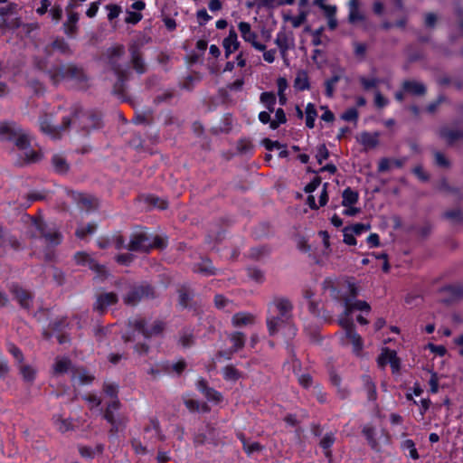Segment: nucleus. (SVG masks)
I'll return each mask as SVG.
<instances>
[{"label":"nucleus","instance_id":"cd10ccee","mask_svg":"<svg viewBox=\"0 0 463 463\" xmlns=\"http://www.w3.org/2000/svg\"><path fill=\"white\" fill-rule=\"evenodd\" d=\"M294 88L298 91L308 90L310 89L309 77L305 70L298 71L294 80Z\"/></svg>","mask_w":463,"mask_h":463},{"label":"nucleus","instance_id":"774afa93","mask_svg":"<svg viewBox=\"0 0 463 463\" xmlns=\"http://www.w3.org/2000/svg\"><path fill=\"white\" fill-rule=\"evenodd\" d=\"M389 104V100L380 91L374 94V105L377 109H383Z\"/></svg>","mask_w":463,"mask_h":463},{"label":"nucleus","instance_id":"aec40b11","mask_svg":"<svg viewBox=\"0 0 463 463\" xmlns=\"http://www.w3.org/2000/svg\"><path fill=\"white\" fill-rule=\"evenodd\" d=\"M222 45L225 52V57L229 56L240 47V42L238 41L237 33L233 28L229 31L227 37L223 39Z\"/></svg>","mask_w":463,"mask_h":463},{"label":"nucleus","instance_id":"ddd939ff","mask_svg":"<svg viewBox=\"0 0 463 463\" xmlns=\"http://www.w3.org/2000/svg\"><path fill=\"white\" fill-rule=\"evenodd\" d=\"M238 28L241 32V37L247 43H250L251 46L258 51H265L266 45L257 41L258 34L251 31L250 24L247 22H240Z\"/></svg>","mask_w":463,"mask_h":463},{"label":"nucleus","instance_id":"c9c22d12","mask_svg":"<svg viewBox=\"0 0 463 463\" xmlns=\"http://www.w3.org/2000/svg\"><path fill=\"white\" fill-rule=\"evenodd\" d=\"M358 193L347 187L343 192L342 204L345 207L355 204L358 201Z\"/></svg>","mask_w":463,"mask_h":463},{"label":"nucleus","instance_id":"8fccbe9b","mask_svg":"<svg viewBox=\"0 0 463 463\" xmlns=\"http://www.w3.org/2000/svg\"><path fill=\"white\" fill-rule=\"evenodd\" d=\"M126 13L127 16L125 18V23L128 24L135 25L138 24L143 18V14L139 12L127 10Z\"/></svg>","mask_w":463,"mask_h":463},{"label":"nucleus","instance_id":"3c124183","mask_svg":"<svg viewBox=\"0 0 463 463\" xmlns=\"http://www.w3.org/2000/svg\"><path fill=\"white\" fill-rule=\"evenodd\" d=\"M103 391L107 396L110 398V401L118 400V385L111 383H105L103 386Z\"/></svg>","mask_w":463,"mask_h":463},{"label":"nucleus","instance_id":"2f4dec72","mask_svg":"<svg viewBox=\"0 0 463 463\" xmlns=\"http://www.w3.org/2000/svg\"><path fill=\"white\" fill-rule=\"evenodd\" d=\"M193 270L204 276H211L214 274V268L209 260H203L201 262L194 264Z\"/></svg>","mask_w":463,"mask_h":463},{"label":"nucleus","instance_id":"bb28decb","mask_svg":"<svg viewBox=\"0 0 463 463\" xmlns=\"http://www.w3.org/2000/svg\"><path fill=\"white\" fill-rule=\"evenodd\" d=\"M288 320L286 318H282L281 316H269L267 318V326L270 335H274L278 333L279 328H281L285 324H287Z\"/></svg>","mask_w":463,"mask_h":463},{"label":"nucleus","instance_id":"6ab92c4d","mask_svg":"<svg viewBox=\"0 0 463 463\" xmlns=\"http://www.w3.org/2000/svg\"><path fill=\"white\" fill-rule=\"evenodd\" d=\"M118 302V296L113 292L99 294L94 305V309L103 313L107 308Z\"/></svg>","mask_w":463,"mask_h":463},{"label":"nucleus","instance_id":"7ed1b4c3","mask_svg":"<svg viewBox=\"0 0 463 463\" xmlns=\"http://www.w3.org/2000/svg\"><path fill=\"white\" fill-rule=\"evenodd\" d=\"M0 142H12L14 145H31L33 137L14 121L0 122Z\"/></svg>","mask_w":463,"mask_h":463},{"label":"nucleus","instance_id":"72a5a7b5","mask_svg":"<svg viewBox=\"0 0 463 463\" xmlns=\"http://www.w3.org/2000/svg\"><path fill=\"white\" fill-rule=\"evenodd\" d=\"M71 368V363L68 358H57L53 365L55 374H62L68 373Z\"/></svg>","mask_w":463,"mask_h":463},{"label":"nucleus","instance_id":"c03bdc74","mask_svg":"<svg viewBox=\"0 0 463 463\" xmlns=\"http://www.w3.org/2000/svg\"><path fill=\"white\" fill-rule=\"evenodd\" d=\"M444 217L452 223H460L463 222V213L458 209L445 212Z\"/></svg>","mask_w":463,"mask_h":463},{"label":"nucleus","instance_id":"473e14b6","mask_svg":"<svg viewBox=\"0 0 463 463\" xmlns=\"http://www.w3.org/2000/svg\"><path fill=\"white\" fill-rule=\"evenodd\" d=\"M52 47L61 54L71 55L72 53L69 43L61 37L55 38L52 43Z\"/></svg>","mask_w":463,"mask_h":463},{"label":"nucleus","instance_id":"f8f14e48","mask_svg":"<svg viewBox=\"0 0 463 463\" xmlns=\"http://www.w3.org/2000/svg\"><path fill=\"white\" fill-rule=\"evenodd\" d=\"M14 154L19 157V164H29L38 162L43 155L35 150L33 146H15Z\"/></svg>","mask_w":463,"mask_h":463},{"label":"nucleus","instance_id":"f03ea898","mask_svg":"<svg viewBox=\"0 0 463 463\" xmlns=\"http://www.w3.org/2000/svg\"><path fill=\"white\" fill-rule=\"evenodd\" d=\"M46 74L54 85L64 80H74L79 83L85 82L88 80L83 69L73 63L52 66L46 71Z\"/></svg>","mask_w":463,"mask_h":463},{"label":"nucleus","instance_id":"de8ad7c7","mask_svg":"<svg viewBox=\"0 0 463 463\" xmlns=\"http://www.w3.org/2000/svg\"><path fill=\"white\" fill-rule=\"evenodd\" d=\"M125 53V47L122 44L110 47L107 50L108 59H118Z\"/></svg>","mask_w":463,"mask_h":463},{"label":"nucleus","instance_id":"58836bf2","mask_svg":"<svg viewBox=\"0 0 463 463\" xmlns=\"http://www.w3.org/2000/svg\"><path fill=\"white\" fill-rule=\"evenodd\" d=\"M274 43L279 49H282L283 51L290 49L289 39L285 31H279L277 33Z\"/></svg>","mask_w":463,"mask_h":463},{"label":"nucleus","instance_id":"1a4fd4ad","mask_svg":"<svg viewBox=\"0 0 463 463\" xmlns=\"http://www.w3.org/2000/svg\"><path fill=\"white\" fill-rule=\"evenodd\" d=\"M338 322L345 329V337L353 345L354 351L359 353L363 349V340L356 333L353 320L350 317H340Z\"/></svg>","mask_w":463,"mask_h":463},{"label":"nucleus","instance_id":"f3484780","mask_svg":"<svg viewBox=\"0 0 463 463\" xmlns=\"http://www.w3.org/2000/svg\"><path fill=\"white\" fill-rule=\"evenodd\" d=\"M70 195L78 203V204L81 207L82 210L89 212L93 209H96L99 205L98 200L91 195L77 192H71Z\"/></svg>","mask_w":463,"mask_h":463},{"label":"nucleus","instance_id":"a18cd8bd","mask_svg":"<svg viewBox=\"0 0 463 463\" xmlns=\"http://www.w3.org/2000/svg\"><path fill=\"white\" fill-rule=\"evenodd\" d=\"M184 404H185L186 408L191 411H198L200 410H202L203 411H209V407L207 404H205V403L201 404L198 401H195L193 399L185 400Z\"/></svg>","mask_w":463,"mask_h":463},{"label":"nucleus","instance_id":"c756f323","mask_svg":"<svg viewBox=\"0 0 463 463\" xmlns=\"http://www.w3.org/2000/svg\"><path fill=\"white\" fill-rule=\"evenodd\" d=\"M160 367L165 373H171L175 372L177 375H180L186 367V363L184 360H180L177 363L170 364L169 362L160 363Z\"/></svg>","mask_w":463,"mask_h":463},{"label":"nucleus","instance_id":"6e6552de","mask_svg":"<svg viewBox=\"0 0 463 463\" xmlns=\"http://www.w3.org/2000/svg\"><path fill=\"white\" fill-rule=\"evenodd\" d=\"M74 260L76 264L87 267L93 270L100 279H103L107 277L106 268L99 264L97 260L88 253L84 251H79L75 253Z\"/></svg>","mask_w":463,"mask_h":463},{"label":"nucleus","instance_id":"37998d69","mask_svg":"<svg viewBox=\"0 0 463 463\" xmlns=\"http://www.w3.org/2000/svg\"><path fill=\"white\" fill-rule=\"evenodd\" d=\"M359 82L361 83L364 90L368 91L375 89L380 83V80L378 78H366L364 76H360Z\"/></svg>","mask_w":463,"mask_h":463},{"label":"nucleus","instance_id":"7c9ffc66","mask_svg":"<svg viewBox=\"0 0 463 463\" xmlns=\"http://www.w3.org/2000/svg\"><path fill=\"white\" fill-rule=\"evenodd\" d=\"M229 339L232 343V351L238 352L242 349L245 345L246 336L241 332H233L229 335Z\"/></svg>","mask_w":463,"mask_h":463},{"label":"nucleus","instance_id":"bf43d9fd","mask_svg":"<svg viewBox=\"0 0 463 463\" xmlns=\"http://www.w3.org/2000/svg\"><path fill=\"white\" fill-rule=\"evenodd\" d=\"M364 382L368 392V398L369 400H375L376 399V389L373 383L371 381L369 376L364 377Z\"/></svg>","mask_w":463,"mask_h":463},{"label":"nucleus","instance_id":"e2e57ef3","mask_svg":"<svg viewBox=\"0 0 463 463\" xmlns=\"http://www.w3.org/2000/svg\"><path fill=\"white\" fill-rule=\"evenodd\" d=\"M402 447L404 449H408L409 450V453H410V456L413 458V459H417L419 458V454L417 452V449L415 448V444L413 442V440L411 439H406L402 442Z\"/></svg>","mask_w":463,"mask_h":463},{"label":"nucleus","instance_id":"6e6d98bb","mask_svg":"<svg viewBox=\"0 0 463 463\" xmlns=\"http://www.w3.org/2000/svg\"><path fill=\"white\" fill-rule=\"evenodd\" d=\"M96 230V225L94 223H88L82 227H80L76 231V236L78 238L83 239L88 234H92Z\"/></svg>","mask_w":463,"mask_h":463},{"label":"nucleus","instance_id":"f257e3e1","mask_svg":"<svg viewBox=\"0 0 463 463\" xmlns=\"http://www.w3.org/2000/svg\"><path fill=\"white\" fill-rule=\"evenodd\" d=\"M104 126L102 114L97 109L83 110L75 106L68 116H64L60 125H53L50 117L44 115L40 118V129L52 140L60 139L72 127L82 136H88L92 130H99Z\"/></svg>","mask_w":463,"mask_h":463},{"label":"nucleus","instance_id":"a211bd4d","mask_svg":"<svg viewBox=\"0 0 463 463\" xmlns=\"http://www.w3.org/2000/svg\"><path fill=\"white\" fill-rule=\"evenodd\" d=\"M402 89L406 94L412 96H424L427 93V87L424 83L414 80H405L402 83Z\"/></svg>","mask_w":463,"mask_h":463},{"label":"nucleus","instance_id":"9b49d317","mask_svg":"<svg viewBox=\"0 0 463 463\" xmlns=\"http://www.w3.org/2000/svg\"><path fill=\"white\" fill-rule=\"evenodd\" d=\"M34 226L39 232V236L43 238L46 243L57 246L61 242V234L54 228H48L42 222H35Z\"/></svg>","mask_w":463,"mask_h":463},{"label":"nucleus","instance_id":"09e8293b","mask_svg":"<svg viewBox=\"0 0 463 463\" xmlns=\"http://www.w3.org/2000/svg\"><path fill=\"white\" fill-rule=\"evenodd\" d=\"M239 439L241 440V442L243 444V449L248 454H250V453H253L255 451H259L261 449V446L259 442H252V443L249 444L242 434H239Z\"/></svg>","mask_w":463,"mask_h":463},{"label":"nucleus","instance_id":"c85d7f7f","mask_svg":"<svg viewBox=\"0 0 463 463\" xmlns=\"http://www.w3.org/2000/svg\"><path fill=\"white\" fill-rule=\"evenodd\" d=\"M53 168L55 172L61 175H65L70 170V164L67 158L63 155H54L52 159Z\"/></svg>","mask_w":463,"mask_h":463},{"label":"nucleus","instance_id":"9d476101","mask_svg":"<svg viewBox=\"0 0 463 463\" xmlns=\"http://www.w3.org/2000/svg\"><path fill=\"white\" fill-rule=\"evenodd\" d=\"M153 296V289L149 286L140 285L131 288L123 300L128 306H136L141 299Z\"/></svg>","mask_w":463,"mask_h":463},{"label":"nucleus","instance_id":"4d7b16f0","mask_svg":"<svg viewBox=\"0 0 463 463\" xmlns=\"http://www.w3.org/2000/svg\"><path fill=\"white\" fill-rule=\"evenodd\" d=\"M73 378L78 379L79 383L81 384L90 383L94 379L92 375L87 373L83 370H77L73 374Z\"/></svg>","mask_w":463,"mask_h":463},{"label":"nucleus","instance_id":"49530a36","mask_svg":"<svg viewBox=\"0 0 463 463\" xmlns=\"http://www.w3.org/2000/svg\"><path fill=\"white\" fill-rule=\"evenodd\" d=\"M223 377L227 381H237L241 373L234 366L227 365L223 368Z\"/></svg>","mask_w":463,"mask_h":463},{"label":"nucleus","instance_id":"a878e982","mask_svg":"<svg viewBox=\"0 0 463 463\" xmlns=\"http://www.w3.org/2000/svg\"><path fill=\"white\" fill-rule=\"evenodd\" d=\"M365 19L364 15L360 12V2L359 0L349 1V14L348 21L350 24H355L363 22Z\"/></svg>","mask_w":463,"mask_h":463},{"label":"nucleus","instance_id":"680f3d73","mask_svg":"<svg viewBox=\"0 0 463 463\" xmlns=\"http://www.w3.org/2000/svg\"><path fill=\"white\" fill-rule=\"evenodd\" d=\"M434 161L435 164L443 168H449L450 166L449 160L440 152H436L434 154Z\"/></svg>","mask_w":463,"mask_h":463},{"label":"nucleus","instance_id":"5701e85b","mask_svg":"<svg viewBox=\"0 0 463 463\" xmlns=\"http://www.w3.org/2000/svg\"><path fill=\"white\" fill-rule=\"evenodd\" d=\"M79 22V14L75 12H71L68 14V19L63 24V31L64 33L69 38H75V35L78 32V24Z\"/></svg>","mask_w":463,"mask_h":463},{"label":"nucleus","instance_id":"864d4df0","mask_svg":"<svg viewBox=\"0 0 463 463\" xmlns=\"http://www.w3.org/2000/svg\"><path fill=\"white\" fill-rule=\"evenodd\" d=\"M363 433L365 436L368 443L373 449H376L378 446V443L375 439V432L374 430L371 427H364L363 429Z\"/></svg>","mask_w":463,"mask_h":463},{"label":"nucleus","instance_id":"2eb2a0df","mask_svg":"<svg viewBox=\"0 0 463 463\" xmlns=\"http://www.w3.org/2000/svg\"><path fill=\"white\" fill-rule=\"evenodd\" d=\"M440 293L443 295L442 300L449 303L463 298V284L454 283L445 286L440 289Z\"/></svg>","mask_w":463,"mask_h":463},{"label":"nucleus","instance_id":"39448f33","mask_svg":"<svg viewBox=\"0 0 463 463\" xmlns=\"http://www.w3.org/2000/svg\"><path fill=\"white\" fill-rule=\"evenodd\" d=\"M164 245L162 239L156 236L152 241L146 232L141 231L132 234L130 242L127 246V249L131 251H148L151 248H161Z\"/></svg>","mask_w":463,"mask_h":463},{"label":"nucleus","instance_id":"4be33fe9","mask_svg":"<svg viewBox=\"0 0 463 463\" xmlns=\"http://www.w3.org/2000/svg\"><path fill=\"white\" fill-rule=\"evenodd\" d=\"M11 293L18 300L19 304L24 308H29L32 302V296L29 292L25 291L18 285L13 284L10 287Z\"/></svg>","mask_w":463,"mask_h":463},{"label":"nucleus","instance_id":"20e7f679","mask_svg":"<svg viewBox=\"0 0 463 463\" xmlns=\"http://www.w3.org/2000/svg\"><path fill=\"white\" fill-rule=\"evenodd\" d=\"M129 331L124 335L125 342H133L137 340L136 335L142 334L145 338H150L153 335L161 334L165 328V325L161 321H155L150 327H146L145 320L142 318H135L128 322Z\"/></svg>","mask_w":463,"mask_h":463},{"label":"nucleus","instance_id":"0eeeda50","mask_svg":"<svg viewBox=\"0 0 463 463\" xmlns=\"http://www.w3.org/2000/svg\"><path fill=\"white\" fill-rule=\"evenodd\" d=\"M120 407V402L118 400L111 401L108 402L106 411L104 412V419L110 424L109 432L112 434H116L117 432L122 430L127 423V418L115 414Z\"/></svg>","mask_w":463,"mask_h":463},{"label":"nucleus","instance_id":"f704fd0d","mask_svg":"<svg viewBox=\"0 0 463 463\" xmlns=\"http://www.w3.org/2000/svg\"><path fill=\"white\" fill-rule=\"evenodd\" d=\"M306 114V126L308 128H313L315 127V120L317 117V112L316 107L313 103H307L305 110Z\"/></svg>","mask_w":463,"mask_h":463},{"label":"nucleus","instance_id":"a19ab883","mask_svg":"<svg viewBox=\"0 0 463 463\" xmlns=\"http://www.w3.org/2000/svg\"><path fill=\"white\" fill-rule=\"evenodd\" d=\"M340 75H333L331 78L325 81V94L327 98H332L335 92V86L340 80Z\"/></svg>","mask_w":463,"mask_h":463},{"label":"nucleus","instance_id":"603ef678","mask_svg":"<svg viewBox=\"0 0 463 463\" xmlns=\"http://www.w3.org/2000/svg\"><path fill=\"white\" fill-rule=\"evenodd\" d=\"M145 202L152 205L154 207H157L159 209H165L167 207V203L165 200H162L158 197H156L154 195H147L145 197Z\"/></svg>","mask_w":463,"mask_h":463},{"label":"nucleus","instance_id":"ea45409f","mask_svg":"<svg viewBox=\"0 0 463 463\" xmlns=\"http://www.w3.org/2000/svg\"><path fill=\"white\" fill-rule=\"evenodd\" d=\"M335 436L333 433H326L320 440L319 445L325 450L326 457L331 456L330 448L335 442Z\"/></svg>","mask_w":463,"mask_h":463},{"label":"nucleus","instance_id":"338daca9","mask_svg":"<svg viewBox=\"0 0 463 463\" xmlns=\"http://www.w3.org/2000/svg\"><path fill=\"white\" fill-rule=\"evenodd\" d=\"M354 53L357 58L364 59L366 53L367 47L363 43L354 42Z\"/></svg>","mask_w":463,"mask_h":463},{"label":"nucleus","instance_id":"423d86ee","mask_svg":"<svg viewBox=\"0 0 463 463\" xmlns=\"http://www.w3.org/2000/svg\"><path fill=\"white\" fill-rule=\"evenodd\" d=\"M349 295L343 298L345 310L341 317H349L354 310L369 312L370 305L363 300H355L358 289L354 283H348Z\"/></svg>","mask_w":463,"mask_h":463},{"label":"nucleus","instance_id":"393cba45","mask_svg":"<svg viewBox=\"0 0 463 463\" xmlns=\"http://www.w3.org/2000/svg\"><path fill=\"white\" fill-rule=\"evenodd\" d=\"M255 317L250 313L239 312L232 316V324L234 327H241L254 324Z\"/></svg>","mask_w":463,"mask_h":463},{"label":"nucleus","instance_id":"13d9d810","mask_svg":"<svg viewBox=\"0 0 463 463\" xmlns=\"http://www.w3.org/2000/svg\"><path fill=\"white\" fill-rule=\"evenodd\" d=\"M8 352L14 356L16 362L22 364L24 362V355L22 351L14 344H8L7 345Z\"/></svg>","mask_w":463,"mask_h":463},{"label":"nucleus","instance_id":"0e129e2a","mask_svg":"<svg viewBox=\"0 0 463 463\" xmlns=\"http://www.w3.org/2000/svg\"><path fill=\"white\" fill-rule=\"evenodd\" d=\"M370 229V224L356 223L351 227L345 228V231H351L354 234L359 235L364 232L369 231Z\"/></svg>","mask_w":463,"mask_h":463},{"label":"nucleus","instance_id":"412c9836","mask_svg":"<svg viewBox=\"0 0 463 463\" xmlns=\"http://www.w3.org/2000/svg\"><path fill=\"white\" fill-rule=\"evenodd\" d=\"M439 134L449 144L463 140V129L451 128L445 126L439 128Z\"/></svg>","mask_w":463,"mask_h":463},{"label":"nucleus","instance_id":"4c0bfd02","mask_svg":"<svg viewBox=\"0 0 463 463\" xmlns=\"http://www.w3.org/2000/svg\"><path fill=\"white\" fill-rule=\"evenodd\" d=\"M20 373L23 379L26 382H33L35 378L36 371L28 364H18Z\"/></svg>","mask_w":463,"mask_h":463},{"label":"nucleus","instance_id":"b1692460","mask_svg":"<svg viewBox=\"0 0 463 463\" xmlns=\"http://www.w3.org/2000/svg\"><path fill=\"white\" fill-rule=\"evenodd\" d=\"M273 304L278 313L277 315L281 316L282 318L284 317L287 320H289L293 307L290 301L287 298H278L274 300Z\"/></svg>","mask_w":463,"mask_h":463},{"label":"nucleus","instance_id":"4468645a","mask_svg":"<svg viewBox=\"0 0 463 463\" xmlns=\"http://www.w3.org/2000/svg\"><path fill=\"white\" fill-rule=\"evenodd\" d=\"M377 362L380 367H384L387 364H390L393 373L400 370L401 362L396 352L387 347L383 349Z\"/></svg>","mask_w":463,"mask_h":463},{"label":"nucleus","instance_id":"052dcab7","mask_svg":"<svg viewBox=\"0 0 463 463\" xmlns=\"http://www.w3.org/2000/svg\"><path fill=\"white\" fill-rule=\"evenodd\" d=\"M203 394L211 402H214L216 403L222 401V394L214 390L213 388L209 387Z\"/></svg>","mask_w":463,"mask_h":463},{"label":"nucleus","instance_id":"dca6fc26","mask_svg":"<svg viewBox=\"0 0 463 463\" xmlns=\"http://www.w3.org/2000/svg\"><path fill=\"white\" fill-rule=\"evenodd\" d=\"M128 51L134 70L137 74H144L146 71V65L142 58L139 46L135 43L131 44L128 48Z\"/></svg>","mask_w":463,"mask_h":463},{"label":"nucleus","instance_id":"e433bc0d","mask_svg":"<svg viewBox=\"0 0 463 463\" xmlns=\"http://www.w3.org/2000/svg\"><path fill=\"white\" fill-rule=\"evenodd\" d=\"M260 101L264 104V106L267 108V109L269 112H273L275 110V105H276V96L273 92L270 91H265L260 94Z\"/></svg>","mask_w":463,"mask_h":463},{"label":"nucleus","instance_id":"79ce46f5","mask_svg":"<svg viewBox=\"0 0 463 463\" xmlns=\"http://www.w3.org/2000/svg\"><path fill=\"white\" fill-rule=\"evenodd\" d=\"M286 121H287V117H286V113H285L284 109L281 108H279L275 111V119L270 121V128L273 130L277 129L281 124L286 123Z\"/></svg>","mask_w":463,"mask_h":463},{"label":"nucleus","instance_id":"5fc2aeb1","mask_svg":"<svg viewBox=\"0 0 463 463\" xmlns=\"http://www.w3.org/2000/svg\"><path fill=\"white\" fill-rule=\"evenodd\" d=\"M106 9L109 11L108 20L110 22L118 18L120 13L122 12L121 6L116 4H109L106 5Z\"/></svg>","mask_w":463,"mask_h":463},{"label":"nucleus","instance_id":"69168bd1","mask_svg":"<svg viewBox=\"0 0 463 463\" xmlns=\"http://www.w3.org/2000/svg\"><path fill=\"white\" fill-rule=\"evenodd\" d=\"M358 111L355 108L347 109L341 116V118L345 121H355L358 118Z\"/></svg>","mask_w":463,"mask_h":463}]
</instances>
